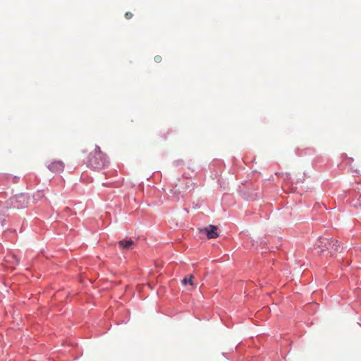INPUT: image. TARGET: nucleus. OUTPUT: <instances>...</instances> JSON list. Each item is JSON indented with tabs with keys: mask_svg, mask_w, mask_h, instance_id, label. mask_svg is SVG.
Returning a JSON list of instances; mask_svg holds the SVG:
<instances>
[{
	"mask_svg": "<svg viewBox=\"0 0 361 361\" xmlns=\"http://www.w3.org/2000/svg\"><path fill=\"white\" fill-rule=\"evenodd\" d=\"M6 261L8 263H10V267L14 269V265L18 264L19 260L18 259L13 255H9L6 257Z\"/></svg>",
	"mask_w": 361,
	"mask_h": 361,
	"instance_id": "obj_6",
	"label": "nucleus"
},
{
	"mask_svg": "<svg viewBox=\"0 0 361 361\" xmlns=\"http://www.w3.org/2000/svg\"><path fill=\"white\" fill-rule=\"evenodd\" d=\"M338 247L339 245L337 240L326 238H319L314 245V249L317 250L318 252L322 253L326 250H329L331 255H334L337 252Z\"/></svg>",
	"mask_w": 361,
	"mask_h": 361,
	"instance_id": "obj_2",
	"label": "nucleus"
},
{
	"mask_svg": "<svg viewBox=\"0 0 361 361\" xmlns=\"http://www.w3.org/2000/svg\"><path fill=\"white\" fill-rule=\"evenodd\" d=\"M133 16V13H132L131 12H129V11H128V12H126V13H125V17H126V19H128V20H129V19L132 18Z\"/></svg>",
	"mask_w": 361,
	"mask_h": 361,
	"instance_id": "obj_8",
	"label": "nucleus"
},
{
	"mask_svg": "<svg viewBox=\"0 0 361 361\" xmlns=\"http://www.w3.org/2000/svg\"><path fill=\"white\" fill-rule=\"evenodd\" d=\"M154 61L157 62V63H160L162 60V58L161 56L159 55H157L154 56Z\"/></svg>",
	"mask_w": 361,
	"mask_h": 361,
	"instance_id": "obj_9",
	"label": "nucleus"
},
{
	"mask_svg": "<svg viewBox=\"0 0 361 361\" xmlns=\"http://www.w3.org/2000/svg\"><path fill=\"white\" fill-rule=\"evenodd\" d=\"M134 244H135L134 241H133L132 240H127V239H124V240H120L118 242V245H119L120 247L122 249H126V250L132 249Z\"/></svg>",
	"mask_w": 361,
	"mask_h": 361,
	"instance_id": "obj_5",
	"label": "nucleus"
},
{
	"mask_svg": "<svg viewBox=\"0 0 361 361\" xmlns=\"http://www.w3.org/2000/svg\"><path fill=\"white\" fill-rule=\"evenodd\" d=\"M192 278H193L192 275H190L189 276L185 277L182 281L183 284V285L190 284V285L192 286L193 285Z\"/></svg>",
	"mask_w": 361,
	"mask_h": 361,
	"instance_id": "obj_7",
	"label": "nucleus"
},
{
	"mask_svg": "<svg viewBox=\"0 0 361 361\" xmlns=\"http://www.w3.org/2000/svg\"><path fill=\"white\" fill-rule=\"evenodd\" d=\"M217 229V226L214 225H209L205 228H201L200 232L206 234L209 239L216 238L219 237Z\"/></svg>",
	"mask_w": 361,
	"mask_h": 361,
	"instance_id": "obj_3",
	"label": "nucleus"
},
{
	"mask_svg": "<svg viewBox=\"0 0 361 361\" xmlns=\"http://www.w3.org/2000/svg\"><path fill=\"white\" fill-rule=\"evenodd\" d=\"M48 168L50 171L54 173H60L63 171L64 164L61 161H55L51 162Z\"/></svg>",
	"mask_w": 361,
	"mask_h": 361,
	"instance_id": "obj_4",
	"label": "nucleus"
},
{
	"mask_svg": "<svg viewBox=\"0 0 361 361\" xmlns=\"http://www.w3.org/2000/svg\"><path fill=\"white\" fill-rule=\"evenodd\" d=\"M88 163L92 168L100 169L108 164V160L106 155L100 150L99 147H96L94 152L89 156Z\"/></svg>",
	"mask_w": 361,
	"mask_h": 361,
	"instance_id": "obj_1",
	"label": "nucleus"
}]
</instances>
